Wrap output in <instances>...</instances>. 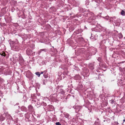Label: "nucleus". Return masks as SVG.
Masks as SVG:
<instances>
[{"mask_svg": "<svg viewBox=\"0 0 125 125\" xmlns=\"http://www.w3.org/2000/svg\"><path fill=\"white\" fill-rule=\"evenodd\" d=\"M73 108L75 109V111L76 113H78V112L83 108L82 106L77 105L74 106Z\"/></svg>", "mask_w": 125, "mask_h": 125, "instance_id": "1", "label": "nucleus"}, {"mask_svg": "<svg viewBox=\"0 0 125 125\" xmlns=\"http://www.w3.org/2000/svg\"><path fill=\"white\" fill-rule=\"evenodd\" d=\"M37 100H38V101H37V105H42V104H44V103L42 101V99H39V98L37 99Z\"/></svg>", "mask_w": 125, "mask_h": 125, "instance_id": "2", "label": "nucleus"}, {"mask_svg": "<svg viewBox=\"0 0 125 125\" xmlns=\"http://www.w3.org/2000/svg\"><path fill=\"white\" fill-rule=\"evenodd\" d=\"M47 51L48 50L46 49H41L38 51V54H40L42 52H47Z\"/></svg>", "mask_w": 125, "mask_h": 125, "instance_id": "3", "label": "nucleus"}, {"mask_svg": "<svg viewBox=\"0 0 125 125\" xmlns=\"http://www.w3.org/2000/svg\"><path fill=\"white\" fill-rule=\"evenodd\" d=\"M37 95L35 94H31V98L32 99H35L36 100V98L37 99L36 96Z\"/></svg>", "mask_w": 125, "mask_h": 125, "instance_id": "4", "label": "nucleus"}, {"mask_svg": "<svg viewBox=\"0 0 125 125\" xmlns=\"http://www.w3.org/2000/svg\"><path fill=\"white\" fill-rule=\"evenodd\" d=\"M94 49L93 50L91 51V55H94L97 52V50L96 49L93 48Z\"/></svg>", "mask_w": 125, "mask_h": 125, "instance_id": "5", "label": "nucleus"}, {"mask_svg": "<svg viewBox=\"0 0 125 125\" xmlns=\"http://www.w3.org/2000/svg\"><path fill=\"white\" fill-rule=\"evenodd\" d=\"M29 110L31 112H33L34 110L33 108L31 105H29L28 106Z\"/></svg>", "mask_w": 125, "mask_h": 125, "instance_id": "6", "label": "nucleus"}, {"mask_svg": "<svg viewBox=\"0 0 125 125\" xmlns=\"http://www.w3.org/2000/svg\"><path fill=\"white\" fill-rule=\"evenodd\" d=\"M26 53L28 55H30L32 53V51L31 50L29 49H28L26 50Z\"/></svg>", "mask_w": 125, "mask_h": 125, "instance_id": "7", "label": "nucleus"}, {"mask_svg": "<svg viewBox=\"0 0 125 125\" xmlns=\"http://www.w3.org/2000/svg\"><path fill=\"white\" fill-rule=\"evenodd\" d=\"M89 67L91 70H93L94 68L93 64L90 63L89 65Z\"/></svg>", "mask_w": 125, "mask_h": 125, "instance_id": "8", "label": "nucleus"}, {"mask_svg": "<svg viewBox=\"0 0 125 125\" xmlns=\"http://www.w3.org/2000/svg\"><path fill=\"white\" fill-rule=\"evenodd\" d=\"M123 10H121V11L120 12V14L121 15L124 16L125 15V11Z\"/></svg>", "mask_w": 125, "mask_h": 125, "instance_id": "9", "label": "nucleus"}, {"mask_svg": "<svg viewBox=\"0 0 125 125\" xmlns=\"http://www.w3.org/2000/svg\"><path fill=\"white\" fill-rule=\"evenodd\" d=\"M64 115L65 117L67 118H69L70 115L68 113H64Z\"/></svg>", "mask_w": 125, "mask_h": 125, "instance_id": "10", "label": "nucleus"}, {"mask_svg": "<svg viewBox=\"0 0 125 125\" xmlns=\"http://www.w3.org/2000/svg\"><path fill=\"white\" fill-rule=\"evenodd\" d=\"M27 110L26 108L24 106H22L21 107V110L22 111H26Z\"/></svg>", "mask_w": 125, "mask_h": 125, "instance_id": "11", "label": "nucleus"}, {"mask_svg": "<svg viewBox=\"0 0 125 125\" xmlns=\"http://www.w3.org/2000/svg\"><path fill=\"white\" fill-rule=\"evenodd\" d=\"M60 93L62 94H64L65 93V92L62 89H61L60 90Z\"/></svg>", "mask_w": 125, "mask_h": 125, "instance_id": "12", "label": "nucleus"}, {"mask_svg": "<svg viewBox=\"0 0 125 125\" xmlns=\"http://www.w3.org/2000/svg\"><path fill=\"white\" fill-rule=\"evenodd\" d=\"M118 35L119 38H122L123 37V35L121 33H119Z\"/></svg>", "mask_w": 125, "mask_h": 125, "instance_id": "13", "label": "nucleus"}, {"mask_svg": "<svg viewBox=\"0 0 125 125\" xmlns=\"http://www.w3.org/2000/svg\"><path fill=\"white\" fill-rule=\"evenodd\" d=\"M0 55L3 56H5V52H2L0 53Z\"/></svg>", "mask_w": 125, "mask_h": 125, "instance_id": "14", "label": "nucleus"}, {"mask_svg": "<svg viewBox=\"0 0 125 125\" xmlns=\"http://www.w3.org/2000/svg\"><path fill=\"white\" fill-rule=\"evenodd\" d=\"M68 73V72L67 71V70L65 71L64 72H63V74L64 75H67Z\"/></svg>", "mask_w": 125, "mask_h": 125, "instance_id": "15", "label": "nucleus"}, {"mask_svg": "<svg viewBox=\"0 0 125 125\" xmlns=\"http://www.w3.org/2000/svg\"><path fill=\"white\" fill-rule=\"evenodd\" d=\"M36 75L38 76V77H39L41 75V74L39 72H37L35 73Z\"/></svg>", "mask_w": 125, "mask_h": 125, "instance_id": "16", "label": "nucleus"}, {"mask_svg": "<svg viewBox=\"0 0 125 125\" xmlns=\"http://www.w3.org/2000/svg\"><path fill=\"white\" fill-rule=\"evenodd\" d=\"M97 60L99 62H101L102 59L101 57H99L97 59Z\"/></svg>", "mask_w": 125, "mask_h": 125, "instance_id": "17", "label": "nucleus"}, {"mask_svg": "<svg viewBox=\"0 0 125 125\" xmlns=\"http://www.w3.org/2000/svg\"><path fill=\"white\" fill-rule=\"evenodd\" d=\"M32 103H34L36 102V100L35 99H32L31 100Z\"/></svg>", "mask_w": 125, "mask_h": 125, "instance_id": "18", "label": "nucleus"}, {"mask_svg": "<svg viewBox=\"0 0 125 125\" xmlns=\"http://www.w3.org/2000/svg\"><path fill=\"white\" fill-rule=\"evenodd\" d=\"M28 116H29V115L28 113L26 114H25V117L26 118L28 119Z\"/></svg>", "mask_w": 125, "mask_h": 125, "instance_id": "19", "label": "nucleus"}, {"mask_svg": "<svg viewBox=\"0 0 125 125\" xmlns=\"http://www.w3.org/2000/svg\"><path fill=\"white\" fill-rule=\"evenodd\" d=\"M115 19V17H114L112 18V17H111L110 18V22L112 20H113L112 19L114 20Z\"/></svg>", "mask_w": 125, "mask_h": 125, "instance_id": "20", "label": "nucleus"}, {"mask_svg": "<svg viewBox=\"0 0 125 125\" xmlns=\"http://www.w3.org/2000/svg\"><path fill=\"white\" fill-rule=\"evenodd\" d=\"M20 112L19 110H17L15 111V112L16 113L19 114V113Z\"/></svg>", "mask_w": 125, "mask_h": 125, "instance_id": "21", "label": "nucleus"}, {"mask_svg": "<svg viewBox=\"0 0 125 125\" xmlns=\"http://www.w3.org/2000/svg\"><path fill=\"white\" fill-rule=\"evenodd\" d=\"M56 125H61V124H60V123L59 122H56L55 123Z\"/></svg>", "mask_w": 125, "mask_h": 125, "instance_id": "22", "label": "nucleus"}, {"mask_svg": "<svg viewBox=\"0 0 125 125\" xmlns=\"http://www.w3.org/2000/svg\"><path fill=\"white\" fill-rule=\"evenodd\" d=\"M110 101H111V103L112 104H113V103H115V102L114 101V100H112V99L110 100Z\"/></svg>", "mask_w": 125, "mask_h": 125, "instance_id": "23", "label": "nucleus"}, {"mask_svg": "<svg viewBox=\"0 0 125 125\" xmlns=\"http://www.w3.org/2000/svg\"><path fill=\"white\" fill-rule=\"evenodd\" d=\"M123 125H125V119L123 120Z\"/></svg>", "mask_w": 125, "mask_h": 125, "instance_id": "24", "label": "nucleus"}, {"mask_svg": "<svg viewBox=\"0 0 125 125\" xmlns=\"http://www.w3.org/2000/svg\"><path fill=\"white\" fill-rule=\"evenodd\" d=\"M90 39H93V41H94L95 40H96V39H94V38L93 39V38H94L93 37H93H90Z\"/></svg>", "mask_w": 125, "mask_h": 125, "instance_id": "25", "label": "nucleus"}, {"mask_svg": "<svg viewBox=\"0 0 125 125\" xmlns=\"http://www.w3.org/2000/svg\"><path fill=\"white\" fill-rule=\"evenodd\" d=\"M4 120V117H3L2 119H1V118L0 117V120L1 121H3Z\"/></svg>", "mask_w": 125, "mask_h": 125, "instance_id": "26", "label": "nucleus"}, {"mask_svg": "<svg viewBox=\"0 0 125 125\" xmlns=\"http://www.w3.org/2000/svg\"><path fill=\"white\" fill-rule=\"evenodd\" d=\"M100 48L101 49H102L103 48L102 46L101 45V44H100Z\"/></svg>", "mask_w": 125, "mask_h": 125, "instance_id": "27", "label": "nucleus"}, {"mask_svg": "<svg viewBox=\"0 0 125 125\" xmlns=\"http://www.w3.org/2000/svg\"><path fill=\"white\" fill-rule=\"evenodd\" d=\"M19 114L21 116H23L22 114L21 113H19Z\"/></svg>", "mask_w": 125, "mask_h": 125, "instance_id": "28", "label": "nucleus"}, {"mask_svg": "<svg viewBox=\"0 0 125 125\" xmlns=\"http://www.w3.org/2000/svg\"><path fill=\"white\" fill-rule=\"evenodd\" d=\"M43 72H41V73H40V74H43Z\"/></svg>", "mask_w": 125, "mask_h": 125, "instance_id": "29", "label": "nucleus"}, {"mask_svg": "<svg viewBox=\"0 0 125 125\" xmlns=\"http://www.w3.org/2000/svg\"><path fill=\"white\" fill-rule=\"evenodd\" d=\"M2 71V70L1 69H0V72H1Z\"/></svg>", "mask_w": 125, "mask_h": 125, "instance_id": "30", "label": "nucleus"}, {"mask_svg": "<svg viewBox=\"0 0 125 125\" xmlns=\"http://www.w3.org/2000/svg\"><path fill=\"white\" fill-rule=\"evenodd\" d=\"M123 69L125 71V68H124Z\"/></svg>", "mask_w": 125, "mask_h": 125, "instance_id": "31", "label": "nucleus"}, {"mask_svg": "<svg viewBox=\"0 0 125 125\" xmlns=\"http://www.w3.org/2000/svg\"><path fill=\"white\" fill-rule=\"evenodd\" d=\"M18 107H19V109L20 108V107L19 106H18Z\"/></svg>", "mask_w": 125, "mask_h": 125, "instance_id": "32", "label": "nucleus"}, {"mask_svg": "<svg viewBox=\"0 0 125 125\" xmlns=\"http://www.w3.org/2000/svg\"><path fill=\"white\" fill-rule=\"evenodd\" d=\"M19 104V103H17V105H18Z\"/></svg>", "mask_w": 125, "mask_h": 125, "instance_id": "33", "label": "nucleus"}, {"mask_svg": "<svg viewBox=\"0 0 125 125\" xmlns=\"http://www.w3.org/2000/svg\"><path fill=\"white\" fill-rule=\"evenodd\" d=\"M111 46H112V45H113L112 44H111V45H110Z\"/></svg>", "mask_w": 125, "mask_h": 125, "instance_id": "34", "label": "nucleus"}, {"mask_svg": "<svg viewBox=\"0 0 125 125\" xmlns=\"http://www.w3.org/2000/svg\"><path fill=\"white\" fill-rule=\"evenodd\" d=\"M88 3H88V4H86V5H88Z\"/></svg>", "mask_w": 125, "mask_h": 125, "instance_id": "35", "label": "nucleus"}, {"mask_svg": "<svg viewBox=\"0 0 125 125\" xmlns=\"http://www.w3.org/2000/svg\"><path fill=\"white\" fill-rule=\"evenodd\" d=\"M102 46H103V47H104V45H102Z\"/></svg>", "mask_w": 125, "mask_h": 125, "instance_id": "36", "label": "nucleus"}, {"mask_svg": "<svg viewBox=\"0 0 125 125\" xmlns=\"http://www.w3.org/2000/svg\"><path fill=\"white\" fill-rule=\"evenodd\" d=\"M119 20H117V21H119Z\"/></svg>", "mask_w": 125, "mask_h": 125, "instance_id": "37", "label": "nucleus"}, {"mask_svg": "<svg viewBox=\"0 0 125 125\" xmlns=\"http://www.w3.org/2000/svg\"><path fill=\"white\" fill-rule=\"evenodd\" d=\"M117 123L118 124H119L117 122Z\"/></svg>", "mask_w": 125, "mask_h": 125, "instance_id": "38", "label": "nucleus"}, {"mask_svg": "<svg viewBox=\"0 0 125 125\" xmlns=\"http://www.w3.org/2000/svg\"><path fill=\"white\" fill-rule=\"evenodd\" d=\"M45 105H45L46 103H45Z\"/></svg>", "mask_w": 125, "mask_h": 125, "instance_id": "39", "label": "nucleus"}, {"mask_svg": "<svg viewBox=\"0 0 125 125\" xmlns=\"http://www.w3.org/2000/svg\"><path fill=\"white\" fill-rule=\"evenodd\" d=\"M21 60H22V58H21Z\"/></svg>", "mask_w": 125, "mask_h": 125, "instance_id": "40", "label": "nucleus"}, {"mask_svg": "<svg viewBox=\"0 0 125 125\" xmlns=\"http://www.w3.org/2000/svg\"><path fill=\"white\" fill-rule=\"evenodd\" d=\"M124 39H125V37H124Z\"/></svg>", "mask_w": 125, "mask_h": 125, "instance_id": "41", "label": "nucleus"}]
</instances>
